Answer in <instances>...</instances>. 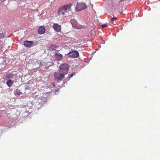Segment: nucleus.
Wrapping results in <instances>:
<instances>
[{
    "label": "nucleus",
    "mask_w": 160,
    "mask_h": 160,
    "mask_svg": "<svg viewBox=\"0 0 160 160\" xmlns=\"http://www.w3.org/2000/svg\"><path fill=\"white\" fill-rule=\"evenodd\" d=\"M107 26V25L106 24H104L102 26V28H104L105 27H106Z\"/></svg>",
    "instance_id": "nucleus-15"
},
{
    "label": "nucleus",
    "mask_w": 160,
    "mask_h": 160,
    "mask_svg": "<svg viewBox=\"0 0 160 160\" xmlns=\"http://www.w3.org/2000/svg\"><path fill=\"white\" fill-rule=\"evenodd\" d=\"M54 56L56 58V60L58 61H61L63 57L62 55L60 53H55L54 55Z\"/></svg>",
    "instance_id": "nucleus-8"
},
{
    "label": "nucleus",
    "mask_w": 160,
    "mask_h": 160,
    "mask_svg": "<svg viewBox=\"0 0 160 160\" xmlns=\"http://www.w3.org/2000/svg\"><path fill=\"white\" fill-rule=\"evenodd\" d=\"M72 5L71 4H69L61 7L58 10V14L62 17H68L69 16V12Z\"/></svg>",
    "instance_id": "nucleus-1"
},
{
    "label": "nucleus",
    "mask_w": 160,
    "mask_h": 160,
    "mask_svg": "<svg viewBox=\"0 0 160 160\" xmlns=\"http://www.w3.org/2000/svg\"><path fill=\"white\" fill-rule=\"evenodd\" d=\"M14 93L15 94L18 95H21L22 94V93L21 92L20 90L18 89H17L14 91Z\"/></svg>",
    "instance_id": "nucleus-12"
},
{
    "label": "nucleus",
    "mask_w": 160,
    "mask_h": 160,
    "mask_svg": "<svg viewBox=\"0 0 160 160\" xmlns=\"http://www.w3.org/2000/svg\"><path fill=\"white\" fill-rule=\"evenodd\" d=\"M45 31V27L44 26H41L38 28V32L39 34H42L44 33Z\"/></svg>",
    "instance_id": "nucleus-9"
},
{
    "label": "nucleus",
    "mask_w": 160,
    "mask_h": 160,
    "mask_svg": "<svg viewBox=\"0 0 160 160\" xmlns=\"http://www.w3.org/2000/svg\"><path fill=\"white\" fill-rule=\"evenodd\" d=\"M74 74V73H72V74H71V75H70V76L69 77L70 78V77H72Z\"/></svg>",
    "instance_id": "nucleus-16"
},
{
    "label": "nucleus",
    "mask_w": 160,
    "mask_h": 160,
    "mask_svg": "<svg viewBox=\"0 0 160 160\" xmlns=\"http://www.w3.org/2000/svg\"><path fill=\"white\" fill-rule=\"evenodd\" d=\"M65 74L64 73H61L59 72H55L54 74L55 79L61 81L63 78H64Z\"/></svg>",
    "instance_id": "nucleus-4"
},
{
    "label": "nucleus",
    "mask_w": 160,
    "mask_h": 160,
    "mask_svg": "<svg viewBox=\"0 0 160 160\" xmlns=\"http://www.w3.org/2000/svg\"><path fill=\"white\" fill-rule=\"evenodd\" d=\"M57 47H58L55 45H51L50 46H49L48 48L49 50L53 51L55 50L56 49Z\"/></svg>",
    "instance_id": "nucleus-11"
},
{
    "label": "nucleus",
    "mask_w": 160,
    "mask_h": 160,
    "mask_svg": "<svg viewBox=\"0 0 160 160\" xmlns=\"http://www.w3.org/2000/svg\"><path fill=\"white\" fill-rule=\"evenodd\" d=\"M53 28L54 30L57 32H60L61 30V27L60 25L57 23L54 24Z\"/></svg>",
    "instance_id": "nucleus-7"
},
{
    "label": "nucleus",
    "mask_w": 160,
    "mask_h": 160,
    "mask_svg": "<svg viewBox=\"0 0 160 160\" xmlns=\"http://www.w3.org/2000/svg\"><path fill=\"white\" fill-rule=\"evenodd\" d=\"M4 38V34L3 33H0V39L3 38Z\"/></svg>",
    "instance_id": "nucleus-13"
},
{
    "label": "nucleus",
    "mask_w": 160,
    "mask_h": 160,
    "mask_svg": "<svg viewBox=\"0 0 160 160\" xmlns=\"http://www.w3.org/2000/svg\"><path fill=\"white\" fill-rule=\"evenodd\" d=\"M33 43V42L32 41H25L23 42V44L25 47L30 48Z\"/></svg>",
    "instance_id": "nucleus-6"
},
{
    "label": "nucleus",
    "mask_w": 160,
    "mask_h": 160,
    "mask_svg": "<svg viewBox=\"0 0 160 160\" xmlns=\"http://www.w3.org/2000/svg\"><path fill=\"white\" fill-rule=\"evenodd\" d=\"M117 19V18L116 17H113L110 19V20L111 21H115Z\"/></svg>",
    "instance_id": "nucleus-14"
},
{
    "label": "nucleus",
    "mask_w": 160,
    "mask_h": 160,
    "mask_svg": "<svg viewBox=\"0 0 160 160\" xmlns=\"http://www.w3.org/2000/svg\"><path fill=\"white\" fill-rule=\"evenodd\" d=\"M68 57L70 58H74L78 57L79 56L78 52L75 50H71L67 54Z\"/></svg>",
    "instance_id": "nucleus-3"
},
{
    "label": "nucleus",
    "mask_w": 160,
    "mask_h": 160,
    "mask_svg": "<svg viewBox=\"0 0 160 160\" xmlns=\"http://www.w3.org/2000/svg\"><path fill=\"white\" fill-rule=\"evenodd\" d=\"M13 84V82L11 79L8 80L6 82V84L9 88L11 87Z\"/></svg>",
    "instance_id": "nucleus-10"
},
{
    "label": "nucleus",
    "mask_w": 160,
    "mask_h": 160,
    "mask_svg": "<svg viewBox=\"0 0 160 160\" xmlns=\"http://www.w3.org/2000/svg\"><path fill=\"white\" fill-rule=\"evenodd\" d=\"M69 66L68 64H62L59 66V71L60 72H63L66 73L69 70Z\"/></svg>",
    "instance_id": "nucleus-2"
},
{
    "label": "nucleus",
    "mask_w": 160,
    "mask_h": 160,
    "mask_svg": "<svg viewBox=\"0 0 160 160\" xmlns=\"http://www.w3.org/2000/svg\"><path fill=\"white\" fill-rule=\"evenodd\" d=\"M73 27H75L76 26H73Z\"/></svg>",
    "instance_id": "nucleus-17"
},
{
    "label": "nucleus",
    "mask_w": 160,
    "mask_h": 160,
    "mask_svg": "<svg viewBox=\"0 0 160 160\" xmlns=\"http://www.w3.org/2000/svg\"><path fill=\"white\" fill-rule=\"evenodd\" d=\"M86 8L87 6L85 4L78 3L77 5L76 9L78 11H80L83 9H85Z\"/></svg>",
    "instance_id": "nucleus-5"
}]
</instances>
